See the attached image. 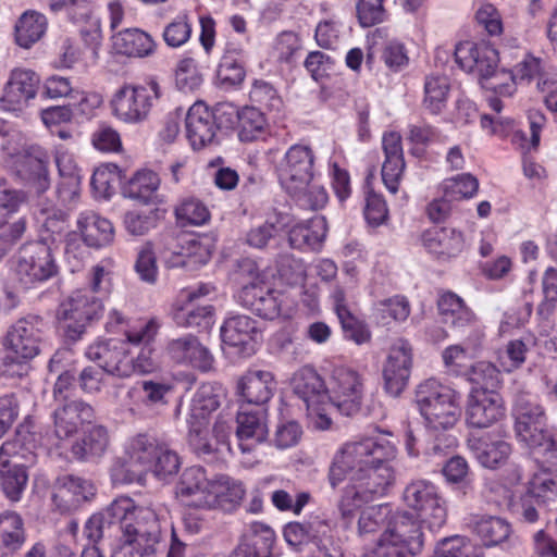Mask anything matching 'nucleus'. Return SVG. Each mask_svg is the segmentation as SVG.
Instances as JSON below:
<instances>
[{"label":"nucleus","mask_w":557,"mask_h":557,"mask_svg":"<svg viewBox=\"0 0 557 557\" xmlns=\"http://www.w3.org/2000/svg\"><path fill=\"white\" fill-rule=\"evenodd\" d=\"M424 544L420 522L408 511L394 512L369 557H414Z\"/></svg>","instance_id":"obj_4"},{"label":"nucleus","mask_w":557,"mask_h":557,"mask_svg":"<svg viewBox=\"0 0 557 557\" xmlns=\"http://www.w3.org/2000/svg\"><path fill=\"white\" fill-rule=\"evenodd\" d=\"M120 520L110 512V505L106 510L92 515L85 523L84 535L94 544L104 537H113L119 532Z\"/></svg>","instance_id":"obj_49"},{"label":"nucleus","mask_w":557,"mask_h":557,"mask_svg":"<svg viewBox=\"0 0 557 557\" xmlns=\"http://www.w3.org/2000/svg\"><path fill=\"white\" fill-rule=\"evenodd\" d=\"M121 180L116 164L107 163L96 169L91 176V187L97 197L110 198L114 193L115 184Z\"/></svg>","instance_id":"obj_56"},{"label":"nucleus","mask_w":557,"mask_h":557,"mask_svg":"<svg viewBox=\"0 0 557 557\" xmlns=\"http://www.w3.org/2000/svg\"><path fill=\"white\" fill-rule=\"evenodd\" d=\"M25 540L26 531L21 515L13 510L0 512V546L15 552L23 546Z\"/></svg>","instance_id":"obj_45"},{"label":"nucleus","mask_w":557,"mask_h":557,"mask_svg":"<svg viewBox=\"0 0 557 557\" xmlns=\"http://www.w3.org/2000/svg\"><path fill=\"white\" fill-rule=\"evenodd\" d=\"M22 169L18 171L26 178L39 197L50 187L48 174L49 158L47 152L38 149L22 157Z\"/></svg>","instance_id":"obj_40"},{"label":"nucleus","mask_w":557,"mask_h":557,"mask_svg":"<svg viewBox=\"0 0 557 557\" xmlns=\"http://www.w3.org/2000/svg\"><path fill=\"white\" fill-rule=\"evenodd\" d=\"M238 120V137L240 141L249 143L262 138L268 128L264 113L256 106H246L240 111L228 114Z\"/></svg>","instance_id":"obj_43"},{"label":"nucleus","mask_w":557,"mask_h":557,"mask_svg":"<svg viewBox=\"0 0 557 557\" xmlns=\"http://www.w3.org/2000/svg\"><path fill=\"white\" fill-rule=\"evenodd\" d=\"M51 248L45 242L24 244L14 256L13 271L21 288L29 289L57 274Z\"/></svg>","instance_id":"obj_6"},{"label":"nucleus","mask_w":557,"mask_h":557,"mask_svg":"<svg viewBox=\"0 0 557 557\" xmlns=\"http://www.w3.org/2000/svg\"><path fill=\"white\" fill-rule=\"evenodd\" d=\"M40 87V77L33 70L15 69L4 86L0 107L8 112H22L35 99Z\"/></svg>","instance_id":"obj_16"},{"label":"nucleus","mask_w":557,"mask_h":557,"mask_svg":"<svg viewBox=\"0 0 557 557\" xmlns=\"http://www.w3.org/2000/svg\"><path fill=\"white\" fill-rule=\"evenodd\" d=\"M468 381L475 385L472 391L494 392L500 384V371L488 361H478L466 373Z\"/></svg>","instance_id":"obj_50"},{"label":"nucleus","mask_w":557,"mask_h":557,"mask_svg":"<svg viewBox=\"0 0 557 557\" xmlns=\"http://www.w3.org/2000/svg\"><path fill=\"white\" fill-rule=\"evenodd\" d=\"M96 493V487L90 480L64 475L59 479L53 494V503L63 512L77 509Z\"/></svg>","instance_id":"obj_29"},{"label":"nucleus","mask_w":557,"mask_h":557,"mask_svg":"<svg viewBox=\"0 0 557 557\" xmlns=\"http://www.w3.org/2000/svg\"><path fill=\"white\" fill-rule=\"evenodd\" d=\"M249 99L253 106H259L260 110L280 112L283 108V99L277 89L270 82L262 78L253 81Z\"/></svg>","instance_id":"obj_51"},{"label":"nucleus","mask_w":557,"mask_h":557,"mask_svg":"<svg viewBox=\"0 0 557 557\" xmlns=\"http://www.w3.org/2000/svg\"><path fill=\"white\" fill-rule=\"evenodd\" d=\"M253 532L249 542L238 546L236 555L244 554L245 557H271L274 544V532L268 525L253 523Z\"/></svg>","instance_id":"obj_48"},{"label":"nucleus","mask_w":557,"mask_h":557,"mask_svg":"<svg viewBox=\"0 0 557 557\" xmlns=\"http://www.w3.org/2000/svg\"><path fill=\"white\" fill-rule=\"evenodd\" d=\"M207 293L203 288L181 292L171 310L172 319L178 326L208 329L212 324L213 308L193 305L196 298Z\"/></svg>","instance_id":"obj_22"},{"label":"nucleus","mask_w":557,"mask_h":557,"mask_svg":"<svg viewBox=\"0 0 557 557\" xmlns=\"http://www.w3.org/2000/svg\"><path fill=\"white\" fill-rule=\"evenodd\" d=\"M135 271L141 281L148 284H153L157 282V258L150 243H146L139 248L135 262Z\"/></svg>","instance_id":"obj_63"},{"label":"nucleus","mask_w":557,"mask_h":557,"mask_svg":"<svg viewBox=\"0 0 557 557\" xmlns=\"http://www.w3.org/2000/svg\"><path fill=\"white\" fill-rule=\"evenodd\" d=\"M468 527L481 537L486 546L498 545L511 534L510 524L499 517L472 516L468 521Z\"/></svg>","instance_id":"obj_41"},{"label":"nucleus","mask_w":557,"mask_h":557,"mask_svg":"<svg viewBox=\"0 0 557 557\" xmlns=\"http://www.w3.org/2000/svg\"><path fill=\"white\" fill-rule=\"evenodd\" d=\"M455 60L463 71L486 79L497 74L500 57L499 52L487 44L467 40L456 46Z\"/></svg>","instance_id":"obj_17"},{"label":"nucleus","mask_w":557,"mask_h":557,"mask_svg":"<svg viewBox=\"0 0 557 557\" xmlns=\"http://www.w3.org/2000/svg\"><path fill=\"white\" fill-rule=\"evenodd\" d=\"M175 82L178 89L184 92L195 91L201 86L203 78L194 59L187 58L180 61L175 71Z\"/></svg>","instance_id":"obj_62"},{"label":"nucleus","mask_w":557,"mask_h":557,"mask_svg":"<svg viewBox=\"0 0 557 557\" xmlns=\"http://www.w3.org/2000/svg\"><path fill=\"white\" fill-rule=\"evenodd\" d=\"M404 500L416 510L431 531L441 529L447 520V508L435 485L428 480H413L404 490Z\"/></svg>","instance_id":"obj_9"},{"label":"nucleus","mask_w":557,"mask_h":557,"mask_svg":"<svg viewBox=\"0 0 557 557\" xmlns=\"http://www.w3.org/2000/svg\"><path fill=\"white\" fill-rule=\"evenodd\" d=\"M103 305L100 298L88 290H76L59 306L57 317L69 341L76 342L86 326L101 317Z\"/></svg>","instance_id":"obj_7"},{"label":"nucleus","mask_w":557,"mask_h":557,"mask_svg":"<svg viewBox=\"0 0 557 557\" xmlns=\"http://www.w3.org/2000/svg\"><path fill=\"white\" fill-rule=\"evenodd\" d=\"M479 188L478 180L469 173L445 180L442 189L453 201L472 197Z\"/></svg>","instance_id":"obj_59"},{"label":"nucleus","mask_w":557,"mask_h":557,"mask_svg":"<svg viewBox=\"0 0 557 557\" xmlns=\"http://www.w3.org/2000/svg\"><path fill=\"white\" fill-rule=\"evenodd\" d=\"M224 398L225 392L221 385L216 383L201 384L190 400L186 419L187 424H194L198 428L208 425L211 413L218 410Z\"/></svg>","instance_id":"obj_31"},{"label":"nucleus","mask_w":557,"mask_h":557,"mask_svg":"<svg viewBox=\"0 0 557 557\" xmlns=\"http://www.w3.org/2000/svg\"><path fill=\"white\" fill-rule=\"evenodd\" d=\"M26 450L18 438L7 441L0 447V481L4 495L12 502L20 500L27 484Z\"/></svg>","instance_id":"obj_12"},{"label":"nucleus","mask_w":557,"mask_h":557,"mask_svg":"<svg viewBox=\"0 0 557 557\" xmlns=\"http://www.w3.org/2000/svg\"><path fill=\"white\" fill-rule=\"evenodd\" d=\"M422 244L429 252L442 259L458 256L465 248L461 232L448 227H433L422 234Z\"/></svg>","instance_id":"obj_34"},{"label":"nucleus","mask_w":557,"mask_h":557,"mask_svg":"<svg viewBox=\"0 0 557 557\" xmlns=\"http://www.w3.org/2000/svg\"><path fill=\"white\" fill-rule=\"evenodd\" d=\"M525 494L534 498L539 507H550L557 500V484L547 473L535 474Z\"/></svg>","instance_id":"obj_55"},{"label":"nucleus","mask_w":557,"mask_h":557,"mask_svg":"<svg viewBox=\"0 0 557 557\" xmlns=\"http://www.w3.org/2000/svg\"><path fill=\"white\" fill-rule=\"evenodd\" d=\"M45 322L37 315H28L16 321L9 330L5 343L22 358H34L39 354Z\"/></svg>","instance_id":"obj_21"},{"label":"nucleus","mask_w":557,"mask_h":557,"mask_svg":"<svg viewBox=\"0 0 557 557\" xmlns=\"http://www.w3.org/2000/svg\"><path fill=\"white\" fill-rule=\"evenodd\" d=\"M160 185L157 173L150 170L137 171L122 187L125 197L149 202L152 200Z\"/></svg>","instance_id":"obj_46"},{"label":"nucleus","mask_w":557,"mask_h":557,"mask_svg":"<svg viewBox=\"0 0 557 557\" xmlns=\"http://www.w3.org/2000/svg\"><path fill=\"white\" fill-rule=\"evenodd\" d=\"M175 215L183 225H202L210 219L206 205L194 197L183 199L175 208Z\"/></svg>","instance_id":"obj_57"},{"label":"nucleus","mask_w":557,"mask_h":557,"mask_svg":"<svg viewBox=\"0 0 557 557\" xmlns=\"http://www.w3.org/2000/svg\"><path fill=\"white\" fill-rule=\"evenodd\" d=\"M449 90V83L446 76H430L425 81L424 106L431 113L437 114L445 106Z\"/></svg>","instance_id":"obj_58"},{"label":"nucleus","mask_w":557,"mask_h":557,"mask_svg":"<svg viewBox=\"0 0 557 557\" xmlns=\"http://www.w3.org/2000/svg\"><path fill=\"white\" fill-rule=\"evenodd\" d=\"M416 403L428 426L433 430L451 429L461 416L459 392L436 379L418 385Z\"/></svg>","instance_id":"obj_3"},{"label":"nucleus","mask_w":557,"mask_h":557,"mask_svg":"<svg viewBox=\"0 0 557 557\" xmlns=\"http://www.w3.org/2000/svg\"><path fill=\"white\" fill-rule=\"evenodd\" d=\"M513 416L516 435L530 450L548 445L552 433L547 429L545 411L540 404L520 397L516 401Z\"/></svg>","instance_id":"obj_11"},{"label":"nucleus","mask_w":557,"mask_h":557,"mask_svg":"<svg viewBox=\"0 0 557 557\" xmlns=\"http://www.w3.org/2000/svg\"><path fill=\"white\" fill-rule=\"evenodd\" d=\"M239 302L257 315L273 320L280 315V294L263 283L245 285L238 294Z\"/></svg>","instance_id":"obj_26"},{"label":"nucleus","mask_w":557,"mask_h":557,"mask_svg":"<svg viewBox=\"0 0 557 557\" xmlns=\"http://www.w3.org/2000/svg\"><path fill=\"white\" fill-rule=\"evenodd\" d=\"M382 148L385 156L382 165V180L386 188L392 194H396L405 170L401 135L393 131L384 133Z\"/></svg>","instance_id":"obj_28"},{"label":"nucleus","mask_w":557,"mask_h":557,"mask_svg":"<svg viewBox=\"0 0 557 557\" xmlns=\"http://www.w3.org/2000/svg\"><path fill=\"white\" fill-rule=\"evenodd\" d=\"M114 50L127 57L146 58L157 48V42L148 33L139 28H126L112 36Z\"/></svg>","instance_id":"obj_36"},{"label":"nucleus","mask_w":557,"mask_h":557,"mask_svg":"<svg viewBox=\"0 0 557 557\" xmlns=\"http://www.w3.org/2000/svg\"><path fill=\"white\" fill-rule=\"evenodd\" d=\"M468 447L476 460L488 469H496L502 466L511 454L510 444L502 440L491 441L486 437H471L468 440Z\"/></svg>","instance_id":"obj_37"},{"label":"nucleus","mask_w":557,"mask_h":557,"mask_svg":"<svg viewBox=\"0 0 557 557\" xmlns=\"http://www.w3.org/2000/svg\"><path fill=\"white\" fill-rule=\"evenodd\" d=\"M294 393L304 400L312 424L318 430H327L332 424L327 416L329 391L318 372L309 367L298 370L293 380Z\"/></svg>","instance_id":"obj_8"},{"label":"nucleus","mask_w":557,"mask_h":557,"mask_svg":"<svg viewBox=\"0 0 557 557\" xmlns=\"http://www.w3.org/2000/svg\"><path fill=\"white\" fill-rule=\"evenodd\" d=\"M369 502H371V499H369L354 482L348 481L337 503L341 519L344 521L346 528L351 524L362 505Z\"/></svg>","instance_id":"obj_52"},{"label":"nucleus","mask_w":557,"mask_h":557,"mask_svg":"<svg viewBox=\"0 0 557 557\" xmlns=\"http://www.w3.org/2000/svg\"><path fill=\"white\" fill-rule=\"evenodd\" d=\"M466 414L469 425L488 428L504 416L502 398L495 392L471 391Z\"/></svg>","instance_id":"obj_24"},{"label":"nucleus","mask_w":557,"mask_h":557,"mask_svg":"<svg viewBox=\"0 0 557 557\" xmlns=\"http://www.w3.org/2000/svg\"><path fill=\"white\" fill-rule=\"evenodd\" d=\"M110 512L120 520L119 543L159 548L162 531L153 509L136 507L133 499L122 496L110 504Z\"/></svg>","instance_id":"obj_2"},{"label":"nucleus","mask_w":557,"mask_h":557,"mask_svg":"<svg viewBox=\"0 0 557 557\" xmlns=\"http://www.w3.org/2000/svg\"><path fill=\"white\" fill-rule=\"evenodd\" d=\"M146 472L131 463L129 459L117 458L111 466L110 476L114 485L139 483L145 481Z\"/></svg>","instance_id":"obj_61"},{"label":"nucleus","mask_w":557,"mask_h":557,"mask_svg":"<svg viewBox=\"0 0 557 557\" xmlns=\"http://www.w3.org/2000/svg\"><path fill=\"white\" fill-rule=\"evenodd\" d=\"M364 397V380L354 369L335 367L330 380L327 408L335 407L341 414L352 417L360 412Z\"/></svg>","instance_id":"obj_10"},{"label":"nucleus","mask_w":557,"mask_h":557,"mask_svg":"<svg viewBox=\"0 0 557 557\" xmlns=\"http://www.w3.org/2000/svg\"><path fill=\"white\" fill-rule=\"evenodd\" d=\"M109 445L108 431L102 425H94L84 437L72 446V454L81 460L101 457Z\"/></svg>","instance_id":"obj_47"},{"label":"nucleus","mask_w":557,"mask_h":557,"mask_svg":"<svg viewBox=\"0 0 557 557\" xmlns=\"http://www.w3.org/2000/svg\"><path fill=\"white\" fill-rule=\"evenodd\" d=\"M473 548L468 537L453 535L441 540L435 547V553L438 557H470Z\"/></svg>","instance_id":"obj_64"},{"label":"nucleus","mask_w":557,"mask_h":557,"mask_svg":"<svg viewBox=\"0 0 557 557\" xmlns=\"http://www.w3.org/2000/svg\"><path fill=\"white\" fill-rule=\"evenodd\" d=\"M437 308L443 321L449 323L455 331L473 324L474 313L465 301L451 292L444 293L437 300Z\"/></svg>","instance_id":"obj_39"},{"label":"nucleus","mask_w":557,"mask_h":557,"mask_svg":"<svg viewBox=\"0 0 557 557\" xmlns=\"http://www.w3.org/2000/svg\"><path fill=\"white\" fill-rule=\"evenodd\" d=\"M234 107L220 103L210 110L203 102H195L185 117L186 137L194 149H201L213 143L216 134V119L222 114H233Z\"/></svg>","instance_id":"obj_13"},{"label":"nucleus","mask_w":557,"mask_h":557,"mask_svg":"<svg viewBox=\"0 0 557 557\" xmlns=\"http://www.w3.org/2000/svg\"><path fill=\"white\" fill-rule=\"evenodd\" d=\"M236 423V437L243 453H250L257 445L267 441L269 429L265 410L242 409L237 413Z\"/></svg>","instance_id":"obj_27"},{"label":"nucleus","mask_w":557,"mask_h":557,"mask_svg":"<svg viewBox=\"0 0 557 557\" xmlns=\"http://www.w3.org/2000/svg\"><path fill=\"white\" fill-rule=\"evenodd\" d=\"M275 387L270 371L250 370L239 380L237 392L247 404L263 405L271 399Z\"/></svg>","instance_id":"obj_33"},{"label":"nucleus","mask_w":557,"mask_h":557,"mask_svg":"<svg viewBox=\"0 0 557 557\" xmlns=\"http://www.w3.org/2000/svg\"><path fill=\"white\" fill-rule=\"evenodd\" d=\"M165 351L174 362L191 366L201 372H208L213 368V356L194 335L171 339Z\"/></svg>","instance_id":"obj_23"},{"label":"nucleus","mask_w":557,"mask_h":557,"mask_svg":"<svg viewBox=\"0 0 557 557\" xmlns=\"http://www.w3.org/2000/svg\"><path fill=\"white\" fill-rule=\"evenodd\" d=\"M392 459H384L379 462H372L354 479V483L371 500L377 496H383L388 487L394 484L395 471L391 466Z\"/></svg>","instance_id":"obj_32"},{"label":"nucleus","mask_w":557,"mask_h":557,"mask_svg":"<svg viewBox=\"0 0 557 557\" xmlns=\"http://www.w3.org/2000/svg\"><path fill=\"white\" fill-rule=\"evenodd\" d=\"M162 88L156 79L146 85L125 84L110 101L112 114L127 124H138L149 117L154 101L162 97Z\"/></svg>","instance_id":"obj_5"},{"label":"nucleus","mask_w":557,"mask_h":557,"mask_svg":"<svg viewBox=\"0 0 557 557\" xmlns=\"http://www.w3.org/2000/svg\"><path fill=\"white\" fill-rule=\"evenodd\" d=\"M213 495L215 496V507H233L240 503L245 495L243 484L226 475H220L214 479Z\"/></svg>","instance_id":"obj_54"},{"label":"nucleus","mask_w":557,"mask_h":557,"mask_svg":"<svg viewBox=\"0 0 557 557\" xmlns=\"http://www.w3.org/2000/svg\"><path fill=\"white\" fill-rule=\"evenodd\" d=\"M296 201V203L308 210L322 209L327 202V193L324 187L313 180L300 191H287Z\"/></svg>","instance_id":"obj_60"},{"label":"nucleus","mask_w":557,"mask_h":557,"mask_svg":"<svg viewBox=\"0 0 557 557\" xmlns=\"http://www.w3.org/2000/svg\"><path fill=\"white\" fill-rule=\"evenodd\" d=\"M412 366V347L407 339L398 338L391 346L383 364L384 389L393 397L399 396L408 384Z\"/></svg>","instance_id":"obj_15"},{"label":"nucleus","mask_w":557,"mask_h":557,"mask_svg":"<svg viewBox=\"0 0 557 557\" xmlns=\"http://www.w3.org/2000/svg\"><path fill=\"white\" fill-rule=\"evenodd\" d=\"M160 323L156 318H151L138 330L128 331L126 333L127 342L138 346L143 344L136 356L129 357L132 374H147L153 372L158 368V362L154 357V350L151 346L158 331Z\"/></svg>","instance_id":"obj_25"},{"label":"nucleus","mask_w":557,"mask_h":557,"mask_svg":"<svg viewBox=\"0 0 557 557\" xmlns=\"http://www.w3.org/2000/svg\"><path fill=\"white\" fill-rule=\"evenodd\" d=\"M396 445L386 436L364 437L343 444L329 468V483L336 488L345 479L352 482L372 462L394 459Z\"/></svg>","instance_id":"obj_1"},{"label":"nucleus","mask_w":557,"mask_h":557,"mask_svg":"<svg viewBox=\"0 0 557 557\" xmlns=\"http://www.w3.org/2000/svg\"><path fill=\"white\" fill-rule=\"evenodd\" d=\"M191 242H195V236L184 234L171 243L163 252L166 267L191 269Z\"/></svg>","instance_id":"obj_53"},{"label":"nucleus","mask_w":557,"mask_h":557,"mask_svg":"<svg viewBox=\"0 0 557 557\" xmlns=\"http://www.w3.org/2000/svg\"><path fill=\"white\" fill-rule=\"evenodd\" d=\"M214 479H209L203 468L185 469L176 485V493L186 505L200 509L215 508Z\"/></svg>","instance_id":"obj_18"},{"label":"nucleus","mask_w":557,"mask_h":557,"mask_svg":"<svg viewBox=\"0 0 557 557\" xmlns=\"http://www.w3.org/2000/svg\"><path fill=\"white\" fill-rule=\"evenodd\" d=\"M221 337L223 344L235 349V354L249 357L256 351L261 333L256 320L238 314L225 320L221 327Z\"/></svg>","instance_id":"obj_20"},{"label":"nucleus","mask_w":557,"mask_h":557,"mask_svg":"<svg viewBox=\"0 0 557 557\" xmlns=\"http://www.w3.org/2000/svg\"><path fill=\"white\" fill-rule=\"evenodd\" d=\"M314 153L309 146L293 145L277 168L278 180L286 191H300L314 177Z\"/></svg>","instance_id":"obj_14"},{"label":"nucleus","mask_w":557,"mask_h":557,"mask_svg":"<svg viewBox=\"0 0 557 557\" xmlns=\"http://www.w3.org/2000/svg\"><path fill=\"white\" fill-rule=\"evenodd\" d=\"M94 418L95 411L89 404L83 400L66 401L53 411L54 433L59 438H67Z\"/></svg>","instance_id":"obj_30"},{"label":"nucleus","mask_w":557,"mask_h":557,"mask_svg":"<svg viewBox=\"0 0 557 557\" xmlns=\"http://www.w3.org/2000/svg\"><path fill=\"white\" fill-rule=\"evenodd\" d=\"M14 29L16 44L24 49H29L46 33L47 18L39 12L26 11L17 20Z\"/></svg>","instance_id":"obj_44"},{"label":"nucleus","mask_w":557,"mask_h":557,"mask_svg":"<svg viewBox=\"0 0 557 557\" xmlns=\"http://www.w3.org/2000/svg\"><path fill=\"white\" fill-rule=\"evenodd\" d=\"M86 357L107 374L119 377L132 375L129 351L126 344L120 341L97 342L87 348Z\"/></svg>","instance_id":"obj_19"},{"label":"nucleus","mask_w":557,"mask_h":557,"mask_svg":"<svg viewBox=\"0 0 557 557\" xmlns=\"http://www.w3.org/2000/svg\"><path fill=\"white\" fill-rule=\"evenodd\" d=\"M326 222L323 216H315L307 223L294 225L288 233L292 248L319 250L326 236Z\"/></svg>","instance_id":"obj_38"},{"label":"nucleus","mask_w":557,"mask_h":557,"mask_svg":"<svg viewBox=\"0 0 557 557\" xmlns=\"http://www.w3.org/2000/svg\"><path fill=\"white\" fill-rule=\"evenodd\" d=\"M160 443L153 436L139 433L131 437L125 445V456L131 463L147 472L152 468L154 457L160 449Z\"/></svg>","instance_id":"obj_42"},{"label":"nucleus","mask_w":557,"mask_h":557,"mask_svg":"<svg viewBox=\"0 0 557 557\" xmlns=\"http://www.w3.org/2000/svg\"><path fill=\"white\" fill-rule=\"evenodd\" d=\"M77 227L87 246L100 248L112 243L114 228L112 223L91 210L84 211L77 219Z\"/></svg>","instance_id":"obj_35"}]
</instances>
